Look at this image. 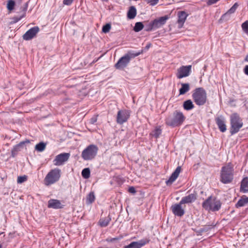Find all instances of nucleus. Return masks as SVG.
Returning <instances> with one entry per match:
<instances>
[{
  "mask_svg": "<svg viewBox=\"0 0 248 248\" xmlns=\"http://www.w3.org/2000/svg\"><path fill=\"white\" fill-rule=\"evenodd\" d=\"M234 173L233 165L231 163H228L222 166L220 172V182L224 184L231 183L233 180Z\"/></svg>",
  "mask_w": 248,
  "mask_h": 248,
  "instance_id": "nucleus-1",
  "label": "nucleus"
},
{
  "mask_svg": "<svg viewBox=\"0 0 248 248\" xmlns=\"http://www.w3.org/2000/svg\"><path fill=\"white\" fill-rule=\"evenodd\" d=\"M186 119L183 112L179 110L174 111L172 115L168 116L165 119V124L171 127H176L181 125Z\"/></svg>",
  "mask_w": 248,
  "mask_h": 248,
  "instance_id": "nucleus-2",
  "label": "nucleus"
},
{
  "mask_svg": "<svg viewBox=\"0 0 248 248\" xmlns=\"http://www.w3.org/2000/svg\"><path fill=\"white\" fill-rule=\"evenodd\" d=\"M142 53V50L135 52L133 51H128L124 55L121 57L115 64V67L118 69H122L127 66L132 59L138 56Z\"/></svg>",
  "mask_w": 248,
  "mask_h": 248,
  "instance_id": "nucleus-3",
  "label": "nucleus"
},
{
  "mask_svg": "<svg viewBox=\"0 0 248 248\" xmlns=\"http://www.w3.org/2000/svg\"><path fill=\"white\" fill-rule=\"evenodd\" d=\"M202 206L206 210L217 212L220 209L221 203L220 200L210 196L202 202Z\"/></svg>",
  "mask_w": 248,
  "mask_h": 248,
  "instance_id": "nucleus-4",
  "label": "nucleus"
},
{
  "mask_svg": "<svg viewBox=\"0 0 248 248\" xmlns=\"http://www.w3.org/2000/svg\"><path fill=\"white\" fill-rule=\"evenodd\" d=\"M192 96L195 103L198 106H202L206 102L207 93L202 87L195 89Z\"/></svg>",
  "mask_w": 248,
  "mask_h": 248,
  "instance_id": "nucleus-5",
  "label": "nucleus"
},
{
  "mask_svg": "<svg viewBox=\"0 0 248 248\" xmlns=\"http://www.w3.org/2000/svg\"><path fill=\"white\" fill-rule=\"evenodd\" d=\"M230 123V133L232 135L238 132L243 125L242 120L237 113H233L231 115Z\"/></svg>",
  "mask_w": 248,
  "mask_h": 248,
  "instance_id": "nucleus-6",
  "label": "nucleus"
},
{
  "mask_svg": "<svg viewBox=\"0 0 248 248\" xmlns=\"http://www.w3.org/2000/svg\"><path fill=\"white\" fill-rule=\"evenodd\" d=\"M61 170L55 168L50 170L44 179V184L48 186L58 182L61 177Z\"/></svg>",
  "mask_w": 248,
  "mask_h": 248,
  "instance_id": "nucleus-7",
  "label": "nucleus"
},
{
  "mask_svg": "<svg viewBox=\"0 0 248 248\" xmlns=\"http://www.w3.org/2000/svg\"><path fill=\"white\" fill-rule=\"evenodd\" d=\"M98 151L96 145L90 144L83 150L81 155L84 160H92L96 156Z\"/></svg>",
  "mask_w": 248,
  "mask_h": 248,
  "instance_id": "nucleus-8",
  "label": "nucleus"
},
{
  "mask_svg": "<svg viewBox=\"0 0 248 248\" xmlns=\"http://www.w3.org/2000/svg\"><path fill=\"white\" fill-rule=\"evenodd\" d=\"M130 117V111L126 109L118 111L116 117V122L118 124H122L127 122Z\"/></svg>",
  "mask_w": 248,
  "mask_h": 248,
  "instance_id": "nucleus-9",
  "label": "nucleus"
},
{
  "mask_svg": "<svg viewBox=\"0 0 248 248\" xmlns=\"http://www.w3.org/2000/svg\"><path fill=\"white\" fill-rule=\"evenodd\" d=\"M70 156V153H61L55 156L53 160V164L55 166H60L64 164L69 159Z\"/></svg>",
  "mask_w": 248,
  "mask_h": 248,
  "instance_id": "nucleus-10",
  "label": "nucleus"
},
{
  "mask_svg": "<svg viewBox=\"0 0 248 248\" xmlns=\"http://www.w3.org/2000/svg\"><path fill=\"white\" fill-rule=\"evenodd\" d=\"M183 203L180 202L178 203H175L171 205L170 209L173 215L175 216L181 217L185 213V209L182 207Z\"/></svg>",
  "mask_w": 248,
  "mask_h": 248,
  "instance_id": "nucleus-11",
  "label": "nucleus"
},
{
  "mask_svg": "<svg viewBox=\"0 0 248 248\" xmlns=\"http://www.w3.org/2000/svg\"><path fill=\"white\" fill-rule=\"evenodd\" d=\"M39 31V28L38 27H32L27 31L23 35V39L26 41L30 40L36 36Z\"/></svg>",
  "mask_w": 248,
  "mask_h": 248,
  "instance_id": "nucleus-12",
  "label": "nucleus"
},
{
  "mask_svg": "<svg viewBox=\"0 0 248 248\" xmlns=\"http://www.w3.org/2000/svg\"><path fill=\"white\" fill-rule=\"evenodd\" d=\"M149 241V238H145L137 242H132L129 245L125 246L124 248H141L148 244Z\"/></svg>",
  "mask_w": 248,
  "mask_h": 248,
  "instance_id": "nucleus-13",
  "label": "nucleus"
},
{
  "mask_svg": "<svg viewBox=\"0 0 248 248\" xmlns=\"http://www.w3.org/2000/svg\"><path fill=\"white\" fill-rule=\"evenodd\" d=\"M191 69V65L181 66L178 69V72L177 74V78L180 79L188 76L190 74Z\"/></svg>",
  "mask_w": 248,
  "mask_h": 248,
  "instance_id": "nucleus-14",
  "label": "nucleus"
},
{
  "mask_svg": "<svg viewBox=\"0 0 248 248\" xmlns=\"http://www.w3.org/2000/svg\"><path fill=\"white\" fill-rule=\"evenodd\" d=\"M168 19V16H165L160 17L159 18L155 19L152 21L155 29H158L162 27L166 23V21Z\"/></svg>",
  "mask_w": 248,
  "mask_h": 248,
  "instance_id": "nucleus-15",
  "label": "nucleus"
},
{
  "mask_svg": "<svg viewBox=\"0 0 248 248\" xmlns=\"http://www.w3.org/2000/svg\"><path fill=\"white\" fill-rule=\"evenodd\" d=\"M181 171V167L178 166L174 171L171 174L169 179L166 181V184L167 185H171L176 179L178 178L180 172Z\"/></svg>",
  "mask_w": 248,
  "mask_h": 248,
  "instance_id": "nucleus-16",
  "label": "nucleus"
},
{
  "mask_svg": "<svg viewBox=\"0 0 248 248\" xmlns=\"http://www.w3.org/2000/svg\"><path fill=\"white\" fill-rule=\"evenodd\" d=\"M215 121L219 130L221 132L226 131V125L225 124V119L222 116L217 117L215 119Z\"/></svg>",
  "mask_w": 248,
  "mask_h": 248,
  "instance_id": "nucleus-17",
  "label": "nucleus"
},
{
  "mask_svg": "<svg viewBox=\"0 0 248 248\" xmlns=\"http://www.w3.org/2000/svg\"><path fill=\"white\" fill-rule=\"evenodd\" d=\"M188 16V15L185 11H179L178 13L177 23L178 24V28H181Z\"/></svg>",
  "mask_w": 248,
  "mask_h": 248,
  "instance_id": "nucleus-18",
  "label": "nucleus"
},
{
  "mask_svg": "<svg viewBox=\"0 0 248 248\" xmlns=\"http://www.w3.org/2000/svg\"><path fill=\"white\" fill-rule=\"evenodd\" d=\"M64 205H62L61 202L56 199H50L48 202L47 207L53 209H61L63 207Z\"/></svg>",
  "mask_w": 248,
  "mask_h": 248,
  "instance_id": "nucleus-19",
  "label": "nucleus"
},
{
  "mask_svg": "<svg viewBox=\"0 0 248 248\" xmlns=\"http://www.w3.org/2000/svg\"><path fill=\"white\" fill-rule=\"evenodd\" d=\"M29 140H27L26 141H21L20 143H19L18 144L16 145L13 147V149L12 150V151H11L12 156L13 157H15L17 155L18 152L19 151H21V150L24 148L25 143H29Z\"/></svg>",
  "mask_w": 248,
  "mask_h": 248,
  "instance_id": "nucleus-20",
  "label": "nucleus"
},
{
  "mask_svg": "<svg viewBox=\"0 0 248 248\" xmlns=\"http://www.w3.org/2000/svg\"><path fill=\"white\" fill-rule=\"evenodd\" d=\"M197 199L196 193H192L183 197L180 201L181 203H190L194 202Z\"/></svg>",
  "mask_w": 248,
  "mask_h": 248,
  "instance_id": "nucleus-21",
  "label": "nucleus"
},
{
  "mask_svg": "<svg viewBox=\"0 0 248 248\" xmlns=\"http://www.w3.org/2000/svg\"><path fill=\"white\" fill-rule=\"evenodd\" d=\"M248 204V197L246 196H243L235 204L236 208L246 206Z\"/></svg>",
  "mask_w": 248,
  "mask_h": 248,
  "instance_id": "nucleus-22",
  "label": "nucleus"
},
{
  "mask_svg": "<svg viewBox=\"0 0 248 248\" xmlns=\"http://www.w3.org/2000/svg\"><path fill=\"white\" fill-rule=\"evenodd\" d=\"M241 191L246 193L248 192V177L244 178L241 183Z\"/></svg>",
  "mask_w": 248,
  "mask_h": 248,
  "instance_id": "nucleus-23",
  "label": "nucleus"
},
{
  "mask_svg": "<svg viewBox=\"0 0 248 248\" xmlns=\"http://www.w3.org/2000/svg\"><path fill=\"white\" fill-rule=\"evenodd\" d=\"M28 6V3H25V4L24 5V8H23V10H22V15H21L19 16H14L13 18V22L14 23L17 22L18 21L20 20L23 17L25 16H26V11L27 10Z\"/></svg>",
  "mask_w": 248,
  "mask_h": 248,
  "instance_id": "nucleus-24",
  "label": "nucleus"
},
{
  "mask_svg": "<svg viewBox=\"0 0 248 248\" xmlns=\"http://www.w3.org/2000/svg\"><path fill=\"white\" fill-rule=\"evenodd\" d=\"M183 108L186 110H190L194 108V105L190 99L185 101L183 103Z\"/></svg>",
  "mask_w": 248,
  "mask_h": 248,
  "instance_id": "nucleus-25",
  "label": "nucleus"
},
{
  "mask_svg": "<svg viewBox=\"0 0 248 248\" xmlns=\"http://www.w3.org/2000/svg\"><path fill=\"white\" fill-rule=\"evenodd\" d=\"M136 15L137 10L136 8L133 6H131L127 12V17L129 19H133L136 16Z\"/></svg>",
  "mask_w": 248,
  "mask_h": 248,
  "instance_id": "nucleus-26",
  "label": "nucleus"
},
{
  "mask_svg": "<svg viewBox=\"0 0 248 248\" xmlns=\"http://www.w3.org/2000/svg\"><path fill=\"white\" fill-rule=\"evenodd\" d=\"M162 133V129L160 126L156 127L155 129L150 134V136L155 139L159 138Z\"/></svg>",
  "mask_w": 248,
  "mask_h": 248,
  "instance_id": "nucleus-27",
  "label": "nucleus"
},
{
  "mask_svg": "<svg viewBox=\"0 0 248 248\" xmlns=\"http://www.w3.org/2000/svg\"><path fill=\"white\" fill-rule=\"evenodd\" d=\"M111 220V218L109 216L107 217L101 218L99 221V224L102 227H105L108 225Z\"/></svg>",
  "mask_w": 248,
  "mask_h": 248,
  "instance_id": "nucleus-28",
  "label": "nucleus"
},
{
  "mask_svg": "<svg viewBox=\"0 0 248 248\" xmlns=\"http://www.w3.org/2000/svg\"><path fill=\"white\" fill-rule=\"evenodd\" d=\"M181 88L179 89V94H184L190 90L189 84L188 83H182Z\"/></svg>",
  "mask_w": 248,
  "mask_h": 248,
  "instance_id": "nucleus-29",
  "label": "nucleus"
},
{
  "mask_svg": "<svg viewBox=\"0 0 248 248\" xmlns=\"http://www.w3.org/2000/svg\"><path fill=\"white\" fill-rule=\"evenodd\" d=\"M95 195L93 192H91L86 197V203L88 204L92 203L95 200Z\"/></svg>",
  "mask_w": 248,
  "mask_h": 248,
  "instance_id": "nucleus-30",
  "label": "nucleus"
},
{
  "mask_svg": "<svg viewBox=\"0 0 248 248\" xmlns=\"http://www.w3.org/2000/svg\"><path fill=\"white\" fill-rule=\"evenodd\" d=\"M231 14L228 13V12H227L226 13L222 15V16L218 20L219 22L222 23L223 22L229 20L231 18Z\"/></svg>",
  "mask_w": 248,
  "mask_h": 248,
  "instance_id": "nucleus-31",
  "label": "nucleus"
},
{
  "mask_svg": "<svg viewBox=\"0 0 248 248\" xmlns=\"http://www.w3.org/2000/svg\"><path fill=\"white\" fill-rule=\"evenodd\" d=\"M46 144L41 142L36 144L35 149L38 152H43L46 148Z\"/></svg>",
  "mask_w": 248,
  "mask_h": 248,
  "instance_id": "nucleus-32",
  "label": "nucleus"
},
{
  "mask_svg": "<svg viewBox=\"0 0 248 248\" xmlns=\"http://www.w3.org/2000/svg\"><path fill=\"white\" fill-rule=\"evenodd\" d=\"M144 28V25L142 23L140 22L136 23L134 27V31L135 32H139L141 31Z\"/></svg>",
  "mask_w": 248,
  "mask_h": 248,
  "instance_id": "nucleus-33",
  "label": "nucleus"
},
{
  "mask_svg": "<svg viewBox=\"0 0 248 248\" xmlns=\"http://www.w3.org/2000/svg\"><path fill=\"white\" fill-rule=\"evenodd\" d=\"M82 177L85 179H88L90 176V170L89 168L84 169L81 172Z\"/></svg>",
  "mask_w": 248,
  "mask_h": 248,
  "instance_id": "nucleus-34",
  "label": "nucleus"
},
{
  "mask_svg": "<svg viewBox=\"0 0 248 248\" xmlns=\"http://www.w3.org/2000/svg\"><path fill=\"white\" fill-rule=\"evenodd\" d=\"M15 5V2L13 0H8L7 4V8L9 11H12L14 9Z\"/></svg>",
  "mask_w": 248,
  "mask_h": 248,
  "instance_id": "nucleus-35",
  "label": "nucleus"
},
{
  "mask_svg": "<svg viewBox=\"0 0 248 248\" xmlns=\"http://www.w3.org/2000/svg\"><path fill=\"white\" fill-rule=\"evenodd\" d=\"M155 29L152 21L145 26V30L147 31H150Z\"/></svg>",
  "mask_w": 248,
  "mask_h": 248,
  "instance_id": "nucleus-36",
  "label": "nucleus"
},
{
  "mask_svg": "<svg viewBox=\"0 0 248 248\" xmlns=\"http://www.w3.org/2000/svg\"><path fill=\"white\" fill-rule=\"evenodd\" d=\"M239 6L238 3L235 2L233 6L227 11L228 13L231 14H233Z\"/></svg>",
  "mask_w": 248,
  "mask_h": 248,
  "instance_id": "nucleus-37",
  "label": "nucleus"
},
{
  "mask_svg": "<svg viewBox=\"0 0 248 248\" xmlns=\"http://www.w3.org/2000/svg\"><path fill=\"white\" fill-rule=\"evenodd\" d=\"M111 29V25L110 24L108 23L104 25L102 28V31L104 33H107L109 32Z\"/></svg>",
  "mask_w": 248,
  "mask_h": 248,
  "instance_id": "nucleus-38",
  "label": "nucleus"
},
{
  "mask_svg": "<svg viewBox=\"0 0 248 248\" xmlns=\"http://www.w3.org/2000/svg\"><path fill=\"white\" fill-rule=\"evenodd\" d=\"M242 28L245 33L248 34V20L244 22L242 24Z\"/></svg>",
  "mask_w": 248,
  "mask_h": 248,
  "instance_id": "nucleus-39",
  "label": "nucleus"
},
{
  "mask_svg": "<svg viewBox=\"0 0 248 248\" xmlns=\"http://www.w3.org/2000/svg\"><path fill=\"white\" fill-rule=\"evenodd\" d=\"M27 180V176L24 175L22 176H19L17 178V182L18 183H22Z\"/></svg>",
  "mask_w": 248,
  "mask_h": 248,
  "instance_id": "nucleus-40",
  "label": "nucleus"
},
{
  "mask_svg": "<svg viewBox=\"0 0 248 248\" xmlns=\"http://www.w3.org/2000/svg\"><path fill=\"white\" fill-rule=\"evenodd\" d=\"M148 3H149L151 6H155L159 1V0H144Z\"/></svg>",
  "mask_w": 248,
  "mask_h": 248,
  "instance_id": "nucleus-41",
  "label": "nucleus"
},
{
  "mask_svg": "<svg viewBox=\"0 0 248 248\" xmlns=\"http://www.w3.org/2000/svg\"><path fill=\"white\" fill-rule=\"evenodd\" d=\"M97 120V116L94 115L92 118H91L90 120V123L91 124H94Z\"/></svg>",
  "mask_w": 248,
  "mask_h": 248,
  "instance_id": "nucleus-42",
  "label": "nucleus"
},
{
  "mask_svg": "<svg viewBox=\"0 0 248 248\" xmlns=\"http://www.w3.org/2000/svg\"><path fill=\"white\" fill-rule=\"evenodd\" d=\"M73 0H63V3L64 5H70L72 3Z\"/></svg>",
  "mask_w": 248,
  "mask_h": 248,
  "instance_id": "nucleus-43",
  "label": "nucleus"
},
{
  "mask_svg": "<svg viewBox=\"0 0 248 248\" xmlns=\"http://www.w3.org/2000/svg\"><path fill=\"white\" fill-rule=\"evenodd\" d=\"M128 191L129 193L134 194H135L136 192L135 188L133 186H131V187H129Z\"/></svg>",
  "mask_w": 248,
  "mask_h": 248,
  "instance_id": "nucleus-44",
  "label": "nucleus"
},
{
  "mask_svg": "<svg viewBox=\"0 0 248 248\" xmlns=\"http://www.w3.org/2000/svg\"><path fill=\"white\" fill-rule=\"evenodd\" d=\"M122 237H123L122 236H120V237L112 238H111L109 240H108V241L109 242H113L119 240L121 239L122 238Z\"/></svg>",
  "mask_w": 248,
  "mask_h": 248,
  "instance_id": "nucleus-45",
  "label": "nucleus"
},
{
  "mask_svg": "<svg viewBox=\"0 0 248 248\" xmlns=\"http://www.w3.org/2000/svg\"><path fill=\"white\" fill-rule=\"evenodd\" d=\"M244 72L246 75L248 76V65L245 66L244 69Z\"/></svg>",
  "mask_w": 248,
  "mask_h": 248,
  "instance_id": "nucleus-46",
  "label": "nucleus"
},
{
  "mask_svg": "<svg viewBox=\"0 0 248 248\" xmlns=\"http://www.w3.org/2000/svg\"><path fill=\"white\" fill-rule=\"evenodd\" d=\"M244 61L248 62V54L246 56Z\"/></svg>",
  "mask_w": 248,
  "mask_h": 248,
  "instance_id": "nucleus-47",
  "label": "nucleus"
},
{
  "mask_svg": "<svg viewBox=\"0 0 248 248\" xmlns=\"http://www.w3.org/2000/svg\"><path fill=\"white\" fill-rule=\"evenodd\" d=\"M149 47H150V45H147V46H146V48H148Z\"/></svg>",
  "mask_w": 248,
  "mask_h": 248,
  "instance_id": "nucleus-48",
  "label": "nucleus"
},
{
  "mask_svg": "<svg viewBox=\"0 0 248 248\" xmlns=\"http://www.w3.org/2000/svg\"><path fill=\"white\" fill-rule=\"evenodd\" d=\"M0 248H2V245L0 244Z\"/></svg>",
  "mask_w": 248,
  "mask_h": 248,
  "instance_id": "nucleus-49",
  "label": "nucleus"
}]
</instances>
